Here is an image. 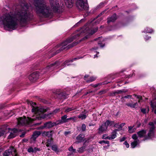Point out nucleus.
Segmentation results:
<instances>
[{
	"label": "nucleus",
	"instance_id": "nucleus-1",
	"mask_svg": "<svg viewBox=\"0 0 156 156\" xmlns=\"http://www.w3.org/2000/svg\"><path fill=\"white\" fill-rule=\"evenodd\" d=\"M31 6H29L25 1H22L14 12H11L0 17V24L2 23L6 30H14L17 28L18 22L25 23L31 18Z\"/></svg>",
	"mask_w": 156,
	"mask_h": 156
},
{
	"label": "nucleus",
	"instance_id": "nucleus-2",
	"mask_svg": "<svg viewBox=\"0 0 156 156\" xmlns=\"http://www.w3.org/2000/svg\"><path fill=\"white\" fill-rule=\"evenodd\" d=\"M37 14L42 15L44 17H48L52 15V9L55 12H60L61 8L58 1L57 0H50L51 9L44 2V0H33Z\"/></svg>",
	"mask_w": 156,
	"mask_h": 156
},
{
	"label": "nucleus",
	"instance_id": "nucleus-3",
	"mask_svg": "<svg viewBox=\"0 0 156 156\" xmlns=\"http://www.w3.org/2000/svg\"><path fill=\"white\" fill-rule=\"evenodd\" d=\"M58 110V109H55L52 112L45 115L44 113L46 112L47 110L46 109L43 107L40 108L33 106L32 111L34 112V115H33L31 118L29 117L26 118L25 116L23 118H19L18 119L17 126H23L30 124L34 120H41V119L45 118L46 116H49L50 115H53L56 113Z\"/></svg>",
	"mask_w": 156,
	"mask_h": 156
},
{
	"label": "nucleus",
	"instance_id": "nucleus-4",
	"mask_svg": "<svg viewBox=\"0 0 156 156\" xmlns=\"http://www.w3.org/2000/svg\"><path fill=\"white\" fill-rule=\"evenodd\" d=\"M80 34H77L76 35L68 39L66 41L63 42L62 43L57 44L56 46V48H59V49H69L72 48L73 46L76 45V43L73 42V43L68 44L67 46L65 47L69 43H71L75 40L77 38V37H79Z\"/></svg>",
	"mask_w": 156,
	"mask_h": 156
},
{
	"label": "nucleus",
	"instance_id": "nucleus-5",
	"mask_svg": "<svg viewBox=\"0 0 156 156\" xmlns=\"http://www.w3.org/2000/svg\"><path fill=\"white\" fill-rule=\"evenodd\" d=\"M76 5L80 10H87L89 8L87 0H77Z\"/></svg>",
	"mask_w": 156,
	"mask_h": 156
},
{
	"label": "nucleus",
	"instance_id": "nucleus-6",
	"mask_svg": "<svg viewBox=\"0 0 156 156\" xmlns=\"http://www.w3.org/2000/svg\"><path fill=\"white\" fill-rule=\"evenodd\" d=\"M114 123V122L109 120H107L104 124L100 126L98 129V133L99 134H102L103 132L106 131L108 126H111Z\"/></svg>",
	"mask_w": 156,
	"mask_h": 156
},
{
	"label": "nucleus",
	"instance_id": "nucleus-7",
	"mask_svg": "<svg viewBox=\"0 0 156 156\" xmlns=\"http://www.w3.org/2000/svg\"><path fill=\"white\" fill-rule=\"evenodd\" d=\"M59 64V62L58 61H56L54 63L48 66L45 68L43 69L42 72L45 73L48 71H51L54 68L58 66Z\"/></svg>",
	"mask_w": 156,
	"mask_h": 156
},
{
	"label": "nucleus",
	"instance_id": "nucleus-8",
	"mask_svg": "<svg viewBox=\"0 0 156 156\" xmlns=\"http://www.w3.org/2000/svg\"><path fill=\"white\" fill-rule=\"evenodd\" d=\"M132 138L134 140V141L131 144V147L134 148L139 144L140 143L139 140L137 139V136L136 134H134L132 136Z\"/></svg>",
	"mask_w": 156,
	"mask_h": 156
},
{
	"label": "nucleus",
	"instance_id": "nucleus-9",
	"mask_svg": "<svg viewBox=\"0 0 156 156\" xmlns=\"http://www.w3.org/2000/svg\"><path fill=\"white\" fill-rule=\"evenodd\" d=\"M39 76L38 73L37 72H35L30 74L29 77V79L31 81L34 82L38 78Z\"/></svg>",
	"mask_w": 156,
	"mask_h": 156
},
{
	"label": "nucleus",
	"instance_id": "nucleus-10",
	"mask_svg": "<svg viewBox=\"0 0 156 156\" xmlns=\"http://www.w3.org/2000/svg\"><path fill=\"white\" fill-rule=\"evenodd\" d=\"M150 130L147 133V135L145 137V139L144 140L150 139L154 136V129L155 127L153 126L152 127H149Z\"/></svg>",
	"mask_w": 156,
	"mask_h": 156
},
{
	"label": "nucleus",
	"instance_id": "nucleus-11",
	"mask_svg": "<svg viewBox=\"0 0 156 156\" xmlns=\"http://www.w3.org/2000/svg\"><path fill=\"white\" fill-rule=\"evenodd\" d=\"M146 130L143 129L137 132V134H136L137 136V139H138V138H141L144 137V138L143 140H144L145 139V137L146 136Z\"/></svg>",
	"mask_w": 156,
	"mask_h": 156
},
{
	"label": "nucleus",
	"instance_id": "nucleus-12",
	"mask_svg": "<svg viewBox=\"0 0 156 156\" xmlns=\"http://www.w3.org/2000/svg\"><path fill=\"white\" fill-rule=\"evenodd\" d=\"M19 132V130L16 129L14 128L12 129L10 135L8 136V138L10 139L15 137L17 133Z\"/></svg>",
	"mask_w": 156,
	"mask_h": 156
},
{
	"label": "nucleus",
	"instance_id": "nucleus-13",
	"mask_svg": "<svg viewBox=\"0 0 156 156\" xmlns=\"http://www.w3.org/2000/svg\"><path fill=\"white\" fill-rule=\"evenodd\" d=\"M84 135L82 134H80L78 136L76 139L77 140L75 142L76 144H78L84 140Z\"/></svg>",
	"mask_w": 156,
	"mask_h": 156
},
{
	"label": "nucleus",
	"instance_id": "nucleus-14",
	"mask_svg": "<svg viewBox=\"0 0 156 156\" xmlns=\"http://www.w3.org/2000/svg\"><path fill=\"white\" fill-rule=\"evenodd\" d=\"M54 132L53 130L48 131H44L42 134V135L43 136H47L49 138H51Z\"/></svg>",
	"mask_w": 156,
	"mask_h": 156
},
{
	"label": "nucleus",
	"instance_id": "nucleus-15",
	"mask_svg": "<svg viewBox=\"0 0 156 156\" xmlns=\"http://www.w3.org/2000/svg\"><path fill=\"white\" fill-rule=\"evenodd\" d=\"M41 133L39 131H35L34 132L31 138V141L32 142L34 141L36 138L41 134Z\"/></svg>",
	"mask_w": 156,
	"mask_h": 156
},
{
	"label": "nucleus",
	"instance_id": "nucleus-16",
	"mask_svg": "<svg viewBox=\"0 0 156 156\" xmlns=\"http://www.w3.org/2000/svg\"><path fill=\"white\" fill-rule=\"evenodd\" d=\"M116 14H114L112 16H109L108 18L107 22L108 23L111 22H114L116 20Z\"/></svg>",
	"mask_w": 156,
	"mask_h": 156
},
{
	"label": "nucleus",
	"instance_id": "nucleus-17",
	"mask_svg": "<svg viewBox=\"0 0 156 156\" xmlns=\"http://www.w3.org/2000/svg\"><path fill=\"white\" fill-rule=\"evenodd\" d=\"M12 151H15V150L13 147H11L10 149L5 151L3 154V156H9L12 154Z\"/></svg>",
	"mask_w": 156,
	"mask_h": 156
},
{
	"label": "nucleus",
	"instance_id": "nucleus-18",
	"mask_svg": "<svg viewBox=\"0 0 156 156\" xmlns=\"http://www.w3.org/2000/svg\"><path fill=\"white\" fill-rule=\"evenodd\" d=\"M151 106L153 110L154 111V113L156 114V97L151 101Z\"/></svg>",
	"mask_w": 156,
	"mask_h": 156
},
{
	"label": "nucleus",
	"instance_id": "nucleus-19",
	"mask_svg": "<svg viewBox=\"0 0 156 156\" xmlns=\"http://www.w3.org/2000/svg\"><path fill=\"white\" fill-rule=\"evenodd\" d=\"M55 125V123H52L51 122H49L44 124L43 127L46 128H50L54 126Z\"/></svg>",
	"mask_w": 156,
	"mask_h": 156
},
{
	"label": "nucleus",
	"instance_id": "nucleus-20",
	"mask_svg": "<svg viewBox=\"0 0 156 156\" xmlns=\"http://www.w3.org/2000/svg\"><path fill=\"white\" fill-rule=\"evenodd\" d=\"M9 132V129L4 127L0 129V136L6 134Z\"/></svg>",
	"mask_w": 156,
	"mask_h": 156
},
{
	"label": "nucleus",
	"instance_id": "nucleus-21",
	"mask_svg": "<svg viewBox=\"0 0 156 156\" xmlns=\"http://www.w3.org/2000/svg\"><path fill=\"white\" fill-rule=\"evenodd\" d=\"M75 58L72 59L70 60H67L66 61H65L62 64V66L64 67L66 66V65L67 66H69L70 64H69V63L70 62H72L76 60L77 59H78L79 58Z\"/></svg>",
	"mask_w": 156,
	"mask_h": 156
},
{
	"label": "nucleus",
	"instance_id": "nucleus-22",
	"mask_svg": "<svg viewBox=\"0 0 156 156\" xmlns=\"http://www.w3.org/2000/svg\"><path fill=\"white\" fill-rule=\"evenodd\" d=\"M66 5L68 8H71L73 6V0H64Z\"/></svg>",
	"mask_w": 156,
	"mask_h": 156
},
{
	"label": "nucleus",
	"instance_id": "nucleus-23",
	"mask_svg": "<svg viewBox=\"0 0 156 156\" xmlns=\"http://www.w3.org/2000/svg\"><path fill=\"white\" fill-rule=\"evenodd\" d=\"M118 130V129H115L112 132L111 135L109 136V137L108 138V139L111 140L115 139L116 137V132Z\"/></svg>",
	"mask_w": 156,
	"mask_h": 156
},
{
	"label": "nucleus",
	"instance_id": "nucleus-24",
	"mask_svg": "<svg viewBox=\"0 0 156 156\" xmlns=\"http://www.w3.org/2000/svg\"><path fill=\"white\" fill-rule=\"evenodd\" d=\"M88 77V75H86L84 76L85 80L86 81L87 83L92 82L95 80L96 79V77H94V76H92L90 77L89 80H88L87 79V78Z\"/></svg>",
	"mask_w": 156,
	"mask_h": 156
},
{
	"label": "nucleus",
	"instance_id": "nucleus-25",
	"mask_svg": "<svg viewBox=\"0 0 156 156\" xmlns=\"http://www.w3.org/2000/svg\"><path fill=\"white\" fill-rule=\"evenodd\" d=\"M67 116L66 115H65L62 116L61 118V119L60 120L61 123H65L68 121V119H67Z\"/></svg>",
	"mask_w": 156,
	"mask_h": 156
},
{
	"label": "nucleus",
	"instance_id": "nucleus-26",
	"mask_svg": "<svg viewBox=\"0 0 156 156\" xmlns=\"http://www.w3.org/2000/svg\"><path fill=\"white\" fill-rule=\"evenodd\" d=\"M76 108L72 107H66L65 108V112L66 113L68 112L71 111L75 110L76 109Z\"/></svg>",
	"mask_w": 156,
	"mask_h": 156
},
{
	"label": "nucleus",
	"instance_id": "nucleus-27",
	"mask_svg": "<svg viewBox=\"0 0 156 156\" xmlns=\"http://www.w3.org/2000/svg\"><path fill=\"white\" fill-rule=\"evenodd\" d=\"M154 31L153 30L147 27H146L143 32L145 33H151Z\"/></svg>",
	"mask_w": 156,
	"mask_h": 156
},
{
	"label": "nucleus",
	"instance_id": "nucleus-28",
	"mask_svg": "<svg viewBox=\"0 0 156 156\" xmlns=\"http://www.w3.org/2000/svg\"><path fill=\"white\" fill-rule=\"evenodd\" d=\"M98 29V27H96L95 28L91 30L90 31V30H89L88 31H87V33H88L90 35H92L96 32Z\"/></svg>",
	"mask_w": 156,
	"mask_h": 156
},
{
	"label": "nucleus",
	"instance_id": "nucleus-29",
	"mask_svg": "<svg viewBox=\"0 0 156 156\" xmlns=\"http://www.w3.org/2000/svg\"><path fill=\"white\" fill-rule=\"evenodd\" d=\"M86 147L85 146H84L80 148H78L77 151L80 153H82L83 152L86 150Z\"/></svg>",
	"mask_w": 156,
	"mask_h": 156
},
{
	"label": "nucleus",
	"instance_id": "nucleus-30",
	"mask_svg": "<svg viewBox=\"0 0 156 156\" xmlns=\"http://www.w3.org/2000/svg\"><path fill=\"white\" fill-rule=\"evenodd\" d=\"M52 140V138L48 139L46 143V146L47 147H48L51 144Z\"/></svg>",
	"mask_w": 156,
	"mask_h": 156
},
{
	"label": "nucleus",
	"instance_id": "nucleus-31",
	"mask_svg": "<svg viewBox=\"0 0 156 156\" xmlns=\"http://www.w3.org/2000/svg\"><path fill=\"white\" fill-rule=\"evenodd\" d=\"M87 116L85 114H81L79 115L78 117L79 118L81 119L82 120L86 118Z\"/></svg>",
	"mask_w": 156,
	"mask_h": 156
},
{
	"label": "nucleus",
	"instance_id": "nucleus-32",
	"mask_svg": "<svg viewBox=\"0 0 156 156\" xmlns=\"http://www.w3.org/2000/svg\"><path fill=\"white\" fill-rule=\"evenodd\" d=\"M68 150L69 151L72 153L76 152V150L75 149H73L72 146H71L69 148Z\"/></svg>",
	"mask_w": 156,
	"mask_h": 156
},
{
	"label": "nucleus",
	"instance_id": "nucleus-33",
	"mask_svg": "<svg viewBox=\"0 0 156 156\" xmlns=\"http://www.w3.org/2000/svg\"><path fill=\"white\" fill-rule=\"evenodd\" d=\"M141 112L144 114L146 113V112H148L149 111V109L148 108H147V109L146 108H141Z\"/></svg>",
	"mask_w": 156,
	"mask_h": 156
},
{
	"label": "nucleus",
	"instance_id": "nucleus-34",
	"mask_svg": "<svg viewBox=\"0 0 156 156\" xmlns=\"http://www.w3.org/2000/svg\"><path fill=\"white\" fill-rule=\"evenodd\" d=\"M52 149L54 151L57 152L58 151V149L56 145H53L51 146Z\"/></svg>",
	"mask_w": 156,
	"mask_h": 156
},
{
	"label": "nucleus",
	"instance_id": "nucleus-35",
	"mask_svg": "<svg viewBox=\"0 0 156 156\" xmlns=\"http://www.w3.org/2000/svg\"><path fill=\"white\" fill-rule=\"evenodd\" d=\"M133 127V126H129L128 127V131L129 133H133L134 132V131H133L132 129Z\"/></svg>",
	"mask_w": 156,
	"mask_h": 156
},
{
	"label": "nucleus",
	"instance_id": "nucleus-36",
	"mask_svg": "<svg viewBox=\"0 0 156 156\" xmlns=\"http://www.w3.org/2000/svg\"><path fill=\"white\" fill-rule=\"evenodd\" d=\"M34 148L32 147H30L27 149V151L29 153H34Z\"/></svg>",
	"mask_w": 156,
	"mask_h": 156
},
{
	"label": "nucleus",
	"instance_id": "nucleus-37",
	"mask_svg": "<svg viewBox=\"0 0 156 156\" xmlns=\"http://www.w3.org/2000/svg\"><path fill=\"white\" fill-rule=\"evenodd\" d=\"M34 153H36L37 151H40L41 150L40 148H38L37 147H34Z\"/></svg>",
	"mask_w": 156,
	"mask_h": 156
},
{
	"label": "nucleus",
	"instance_id": "nucleus-38",
	"mask_svg": "<svg viewBox=\"0 0 156 156\" xmlns=\"http://www.w3.org/2000/svg\"><path fill=\"white\" fill-rule=\"evenodd\" d=\"M133 96L136 97L137 98L139 99V100L138 101L139 102H140V100L142 99V97L140 96H138L136 95L135 94H133Z\"/></svg>",
	"mask_w": 156,
	"mask_h": 156
},
{
	"label": "nucleus",
	"instance_id": "nucleus-39",
	"mask_svg": "<svg viewBox=\"0 0 156 156\" xmlns=\"http://www.w3.org/2000/svg\"><path fill=\"white\" fill-rule=\"evenodd\" d=\"M99 143L100 144H102V143H105L108 144H109V142L107 140H102L99 142Z\"/></svg>",
	"mask_w": 156,
	"mask_h": 156
},
{
	"label": "nucleus",
	"instance_id": "nucleus-40",
	"mask_svg": "<svg viewBox=\"0 0 156 156\" xmlns=\"http://www.w3.org/2000/svg\"><path fill=\"white\" fill-rule=\"evenodd\" d=\"M86 126L84 124H83L82 125L81 127V129L82 131H84L86 130Z\"/></svg>",
	"mask_w": 156,
	"mask_h": 156
},
{
	"label": "nucleus",
	"instance_id": "nucleus-41",
	"mask_svg": "<svg viewBox=\"0 0 156 156\" xmlns=\"http://www.w3.org/2000/svg\"><path fill=\"white\" fill-rule=\"evenodd\" d=\"M125 123H122L120 125H119V126L118 129L119 130H121L122 129V127L125 125Z\"/></svg>",
	"mask_w": 156,
	"mask_h": 156
},
{
	"label": "nucleus",
	"instance_id": "nucleus-42",
	"mask_svg": "<svg viewBox=\"0 0 156 156\" xmlns=\"http://www.w3.org/2000/svg\"><path fill=\"white\" fill-rule=\"evenodd\" d=\"M77 119V118L75 116L73 117H70L69 118H68V121L69 120H72L73 121H75Z\"/></svg>",
	"mask_w": 156,
	"mask_h": 156
},
{
	"label": "nucleus",
	"instance_id": "nucleus-43",
	"mask_svg": "<svg viewBox=\"0 0 156 156\" xmlns=\"http://www.w3.org/2000/svg\"><path fill=\"white\" fill-rule=\"evenodd\" d=\"M106 92V90H101L98 93V94L99 95H101L102 94L105 93Z\"/></svg>",
	"mask_w": 156,
	"mask_h": 156
},
{
	"label": "nucleus",
	"instance_id": "nucleus-44",
	"mask_svg": "<svg viewBox=\"0 0 156 156\" xmlns=\"http://www.w3.org/2000/svg\"><path fill=\"white\" fill-rule=\"evenodd\" d=\"M108 137L109 136H107V135L106 134H104L102 136V138L104 139H108Z\"/></svg>",
	"mask_w": 156,
	"mask_h": 156
},
{
	"label": "nucleus",
	"instance_id": "nucleus-45",
	"mask_svg": "<svg viewBox=\"0 0 156 156\" xmlns=\"http://www.w3.org/2000/svg\"><path fill=\"white\" fill-rule=\"evenodd\" d=\"M138 106V104L137 102L133 103L132 108H136Z\"/></svg>",
	"mask_w": 156,
	"mask_h": 156
},
{
	"label": "nucleus",
	"instance_id": "nucleus-46",
	"mask_svg": "<svg viewBox=\"0 0 156 156\" xmlns=\"http://www.w3.org/2000/svg\"><path fill=\"white\" fill-rule=\"evenodd\" d=\"M117 91V93L118 94H121V93H124L126 92V91H125L123 90H118Z\"/></svg>",
	"mask_w": 156,
	"mask_h": 156
},
{
	"label": "nucleus",
	"instance_id": "nucleus-47",
	"mask_svg": "<svg viewBox=\"0 0 156 156\" xmlns=\"http://www.w3.org/2000/svg\"><path fill=\"white\" fill-rule=\"evenodd\" d=\"M101 85V84H100V83H98L94 85L92 84L91 85L94 87H96L98 86Z\"/></svg>",
	"mask_w": 156,
	"mask_h": 156
},
{
	"label": "nucleus",
	"instance_id": "nucleus-48",
	"mask_svg": "<svg viewBox=\"0 0 156 156\" xmlns=\"http://www.w3.org/2000/svg\"><path fill=\"white\" fill-rule=\"evenodd\" d=\"M124 144L126 147L128 148L129 147V144L128 143L127 141H125L124 143Z\"/></svg>",
	"mask_w": 156,
	"mask_h": 156
},
{
	"label": "nucleus",
	"instance_id": "nucleus-49",
	"mask_svg": "<svg viewBox=\"0 0 156 156\" xmlns=\"http://www.w3.org/2000/svg\"><path fill=\"white\" fill-rule=\"evenodd\" d=\"M117 91H113V92L111 93V94L112 95H115V94H118L117 93Z\"/></svg>",
	"mask_w": 156,
	"mask_h": 156
},
{
	"label": "nucleus",
	"instance_id": "nucleus-50",
	"mask_svg": "<svg viewBox=\"0 0 156 156\" xmlns=\"http://www.w3.org/2000/svg\"><path fill=\"white\" fill-rule=\"evenodd\" d=\"M133 103H127L126 104V105L129 106V107H130L132 108V105H133Z\"/></svg>",
	"mask_w": 156,
	"mask_h": 156
},
{
	"label": "nucleus",
	"instance_id": "nucleus-51",
	"mask_svg": "<svg viewBox=\"0 0 156 156\" xmlns=\"http://www.w3.org/2000/svg\"><path fill=\"white\" fill-rule=\"evenodd\" d=\"M98 44L99 45L101 48H103L105 46V44H104L98 43Z\"/></svg>",
	"mask_w": 156,
	"mask_h": 156
},
{
	"label": "nucleus",
	"instance_id": "nucleus-52",
	"mask_svg": "<svg viewBox=\"0 0 156 156\" xmlns=\"http://www.w3.org/2000/svg\"><path fill=\"white\" fill-rule=\"evenodd\" d=\"M151 38V37H148L147 36H146L145 37V39L146 41H147L148 40H149V39H150Z\"/></svg>",
	"mask_w": 156,
	"mask_h": 156
},
{
	"label": "nucleus",
	"instance_id": "nucleus-53",
	"mask_svg": "<svg viewBox=\"0 0 156 156\" xmlns=\"http://www.w3.org/2000/svg\"><path fill=\"white\" fill-rule=\"evenodd\" d=\"M132 97V95H128L126 96H125L124 97L125 98H131Z\"/></svg>",
	"mask_w": 156,
	"mask_h": 156
},
{
	"label": "nucleus",
	"instance_id": "nucleus-54",
	"mask_svg": "<svg viewBox=\"0 0 156 156\" xmlns=\"http://www.w3.org/2000/svg\"><path fill=\"white\" fill-rule=\"evenodd\" d=\"M102 20V18H100L98 19L97 21H96V23H97V24H98L100 22L101 20Z\"/></svg>",
	"mask_w": 156,
	"mask_h": 156
},
{
	"label": "nucleus",
	"instance_id": "nucleus-55",
	"mask_svg": "<svg viewBox=\"0 0 156 156\" xmlns=\"http://www.w3.org/2000/svg\"><path fill=\"white\" fill-rule=\"evenodd\" d=\"M70 132L69 131H65L64 133V134L65 136H67L68 134H70Z\"/></svg>",
	"mask_w": 156,
	"mask_h": 156
},
{
	"label": "nucleus",
	"instance_id": "nucleus-56",
	"mask_svg": "<svg viewBox=\"0 0 156 156\" xmlns=\"http://www.w3.org/2000/svg\"><path fill=\"white\" fill-rule=\"evenodd\" d=\"M149 125L151 126V127H152L153 126L154 127V123L153 122H150L149 123Z\"/></svg>",
	"mask_w": 156,
	"mask_h": 156
},
{
	"label": "nucleus",
	"instance_id": "nucleus-57",
	"mask_svg": "<svg viewBox=\"0 0 156 156\" xmlns=\"http://www.w3.org/2000/svg\"><path fill=\"white\" fill-rule=\"evenodd\" d=\"M25 133L24 132L21 135H20V137H24Z\"/></svg>",
	"mask_w": 156,
	"mask_h": 156
},
{
	"label": "nucleus",
	"instance_id": "nucleus-58",
	"mask_svg": "<svg viewBox=\"0 0 156 156\" xmlns=\"http://www.w3.org/2000/svg\"><path fill=\"white\" fill-rule=\"evenodd\" d=\"M114 126L115 127L117 128H118V127L119 126V124L118 123H116L114 125Z\"/></svg>",
	"mask_w": 156,
	"mask_h": 156
},
{
	"label": "nucleus",
	"instance_id": "nucleus-59",
	"mask_svg": "<svg viewBox=\"0 0 156 156\" xmlns=\"http://www.w3.org/2000/svg\"><path fill=\"white\" fill-rule=\"evenodd\" d=\"M126 139V138L125 137H122V138L120 140V142H122V141H124V140H125Z\"/></svg>",
	"mask_w": 156,
	"mask_h": 156
},
{
	"label": "nucleus",
	"instance_id": "nucleus-60",
	"mask_svg": "<svg viewBox=\"0 0 156 156\" xmlns=\"http://www.w3.org/2000/svg\"><path fill=\"white\" fill-rule=\"evenodd\" d=\"M124 98H124V97H122L121 98V101L123 102H124Z\"/></svg>",
	"mask_w": 156,
	"mask_h": 156
},
{
	"label": "nucleus",
	"instance_id": "nucleus-61",
	"mask_svg": "<svg viewBox=\"0 0 156 156\" xmlns=\"http://www.w3.org/2000/svg\"><path fill=\"white\" fill-rule=\"evenodd\" d=\"M104 4V3H103V2H102V3H101L99 5H102V6H103V5Z\"/></svg>",
	"mask_w": 156,
	"mask_h": 156
},
{
	"label": "nucleus",
	"instance_id": "nucleus-62",
	"mask_svg": "<svg viewBox=\"0 0 156 156\" xmlns=\"http://www.w3.org/2000/svg\"><path fill=\"white\" fill-rule=\"evenodd\" d=\"M100 37H99L98 38H96V39H94V41H97V40H98L99 39H100Z\"/></svg>",
	"mask_w": 156,
	"mask_h": 156
},
{
	"label": "nucleus",
	"instance_id": "nucleus-63",
	"mask_svg": "<svg viewBox=\"0 0 156 156\" xmlns=\"http://www.w3.org/2000/svg\"><path fill=\"white\" fill-rule=\"evenodd\" d=\"M105 11H103V12H102L99 15V16H100V15H101L102 13H103L104 12H105Z\"/></svg>",
	"mask_w": 156,
	"mask_h": 156
},
{
	"label": "nucleus",
	"instance_id": "nucleus-64",
	"mask_svg": "<svg viewBox=\"0 0 156 156\" xmlns=\"http://www.w3.org/2000/svg\"><path fill=\"white\" fill-rule=\"evenodd\" d=\"M87 36H86L83 39V40H85V39H87Z\"/></svg>",
	"mask_w": 156,
	"mask_h": 156
}]
</instances>
